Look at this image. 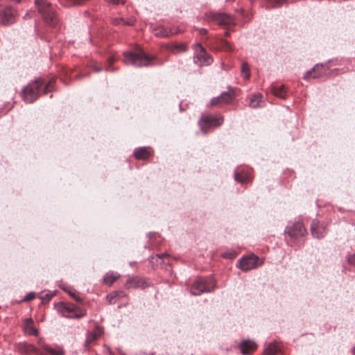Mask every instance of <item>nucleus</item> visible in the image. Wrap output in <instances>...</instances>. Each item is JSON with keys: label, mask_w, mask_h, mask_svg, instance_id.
I'll return each instance as SVG.
<instances>
[{"label": "nucleus", "mask_w": 355, "mask_h": 355, "mask_svg": "<svg viewBox=\"0 0 355 355\" xmlns=\"http://www.w3.org/2000/svg\"><path fill=\"white\" fill-rule=\"evenodd\" d=\"M286 3V0H270L269 7L270 8H279Z\"/></svg>", "instance_id": "nucleus-30"}, {"label": "nucleus", "mask_w": 355, "mask_h": 355, "mask_svg": "<svg viewBox=\"0 0 355 355\" xmlns=\"http://www.w3.org/2000/svg\"><path fill=\"white\" fill-rule=\"evenodd\" d=\"M145 282L140 278L135 277V278H130L127 280L125 283V287L127 288H139L144 287Z\"/></svg>", "instance_id": "nucleus-20"}, {"label": "nucleus", "mask_w": 355, "mask_h": 355, "mask_svg": "<svg viewBox=\"0 0 355 355\" xmlns=\"http://www.w3.org/2000/svg\"><path fill=\"white\" fill-rule=\"evenodd\" d=\"M223 44H224V47L226 49V50H227V51H231L232 50V47L230 46V44L228 42L223 41Z\"/></svg>", "instance_id": "nucleus-38"}, {"label": "nucleus", "mask_w": 355, "mask_h": 355, "mask_svg": "<svg viewBox=\"0 0 355 355\" xmlns=\"http://www.w3.org/2000/svg\"><path fill=\"white\" fill-rule=\"evenodd\" d=\"M16 11L10 6L0 7V23L3 25L15 22Z\"/></svg>", "instance_id": "nucleus-8"}, {"label": "nucleus", "mask_w": 355, "mask_h": 355, "mask_svg": "<svg viewBox=\"0 0 355 355\" xmlns=\"http://www.w3.org/2000/svg\"><path fill=\"white\" fill-rule=\"evenodd\" d=\"M279 350V347L274 343L270 344L265 349L263 355H275Z\"/></svg>", "instance_id": "nucleus-27"}, {"label": "nucleus", "mask_w": 355, "mask_h": 355, "mask_svg": "<svg viewBox=\"0 0 355 355\" xmlns=\"http://www.w3.org/2000/svg\"><path fill=\"white\" fill-rule=\"evenodd\" d=\"M241 73L245 79H248L250 76V67L247 62H243L241 67Z\"/></svg>", "instance_id": "nucleus-29"}, {"label": "nucleus", "mask_w": 355, "mask_h": 355, "mask_svg": "<svg viewBox=\"0 0 355 355\" xmlns=\"http://www.w3.org/2000/svg\"><path fill=\"white\" fill-rule=\"evenodd\" d=\"M348 262L352 265H355V253L353 255L349 257Z\"/></svg>", "instance_id": "nucleus-36"}, {"label": "nucleus", "mask_w": 355, "mask_h": 355, "mask_svg": "<svg viewBox=\"0 0 355 355\" xmlns=\"http://www.w3.org/2000/svg\"><path fill=\"white\" fill-rule=\"evenodd\" d=\"M213 19L220 25L231 24L234 23L232 17L225 13L214 14L213 15Z\"/></svg>", "instance_id": "nucleus-15"}, {"label": "nucleus", "mask_w": 355, "mask_h": 355, "mask_svg": "<svg viewBox=\"0 0 355 355\" xmlns=\"http://www.w3.org/2000/svg\"><path fill=\"white\" fill-rule=\"evenodd\" d=\"M234 96L230 92H224L219 96L213 98L210 101L211 105H222L230 103Z\"/></svg>", "instance_id": "nucleus-11"}, {"label": "nucleus", "mask_w": 355, "mask_h": 355, "mask_svg": "<svg viewBox=\"0 0 355 355\" xmlns=\"http://www.w3.org/2000/svg\"><path fill=\"white\" fill-rule=\"evenodd\" d=\"M261 95L259 94H254L250 101V106L252 108H257L261 106Z\"/></svg>", "instance_id": "nucleus-26"}, {"label": "nucleus", "mask_w": 355, "mask_h": 355, "mask_svg": "<svg viewBox=\"0 0 355 355\" xmlns=\"http://www.w3.org/2000/svg\"><path fill=\"white\" fill-rule=\"evenodd\" d=\"M119 278V275L114 273H107L104 277L103 282L107 285H112L116 279Z\"/></svg>", "instance_id": "nucleus-25"}, {"label": "nucleus", "mask_w": 355, "mask_h": 355, "mask_svg": "<svg viewBox=\"0 0 355 355\" xmlns=\"http://www.w3.org/2000/svg\"><path fill=\"white\" fill-rule=\"evenodd\" d=\"M134 23L135 19L133 18H130L128 19H124L123 25L132 26Z\"/></svg>", "instance_id": "nucleus-35"}, {"label": "nucleus", "mask_w": 355, "mask_h": 355, "mask_svg": "<svg viewBox=\"0 0 355 355\" xmlns=\"http://www.w3.org/2000/svg\"><path fill=\"white\" fill-rule=\"evenodd\" d=\"M237 256V252L235 251L226 252L222 254V257L229 259H233Z\"/></svg>", "instance_id": "nucleus-32"}, {"label": "nucleus", "mask_w": 355, "mask_h": 355, "mask_svg": "<svg viewBox=\"0 0 355 355\" xmlns=\"http://www.w3.org/2000/svg\"><path fill=\"white\" fill-rule=\"evenodd\" d=\"M12 1L16 2V3H20L23 0H11Z\"/></svg>", "instance_id": "nucleus-43"}, {"label": "nucleus", "mask_w": 355, "mask_h": 355, "mask_svg": "<svg viewBox=\"0 0 355 355\" xmlns=\"http://www.w3.org/2000/svg\"><path fill=\"white\" fill-rule=\"evenodd\" d=\"M101 335V331L99 328H96V329L88 334L86 341H85V346L87 347H89V345L95 342L96 340H98Z\"/></svg>", "instance_id": "nucleus-21"}, {"label": "nucleus", "mask_w": 355, "mask_h": 355, "mask_svg": "<svg viewBox=\"0 0 355 355\" xmlns=\"http://www.w3.org/2000/svg\"><path fill=\"white\" fill-rule=\"evenodd\" d=\"M223 123V117L221 115H207L202 116L198 123L201 130L207 133L210 128H216Z\"/></svg>", "instance_id": "nucleus-5"}, {"label": "nucleus", "mask_w": 355, "mask_h": 355, "mask_svg": "<svg viewBox=\"0 0 355 355\" xmlns=\"http://www.w3.org/2000/svg\"><path fill=\"white\" fill-rule=\"evenodd\" d=\"M124 62L126 64L141 67L148 66L155 59L154 56L147 55L145 52H124Z\"/></svg>", "instance_id": "nucleus-3"}, {"label": "nucleus", "mask_w": 355, "mask_h": 355, "mask_svg": "<svg viewBox=\"0 0 355 355\" xmlns=\"http://www.w3.org/2000/svg\"><path fill=\"white\" fill-rule=\"evenodd\" d=\"M24 329L26 333L29 335L37 336V330L33 327V320L32 318H27L24 323Z\"/></svg>", "instance_id": "nucleus-22"}, {"label": "nucleus", "mask_w": 355, "mask_h": 355, "mask_svg": "<svg viewBox=\"0 0 355 355\" xmlns=\"http://www.w3.org/2000/svg\"><path fill=\"white\" fill-rule=\"evenodd\" d=\"M124 19L123 18H116L114 21L115 24H123Z\"/></svg>", "instance_id": "nucleus-37"}, {"label": "nucleus", "mask_w": 355, "mask_h": 355, "mask_svg": "<svg viewBox=\"0 0 355 355\" xmlns=\"http://www.w3.org/2000/svg\"><path fill=\"white\" fill-rule=\"evenodd\" d=\"M35 297V295L33 293H28L25 297L24 301L28 302L33 300Z\"/></svg>", "instance_id": "nucleus-33"}, {"label": "nucleus", "mask_w": 355, "mask_h": 355, "mask_svg": "<svg viewBox=\"0 0 355 355\" xmlns=\"http://www.w3.org/2000/svg\"><path fill=\"white\" fill-rule=\"evenodd\" d=\"M150 155V149L147 147L136 148L134 151L135 157L138 159H146Z\"/></svg>", "instance_id": "nucleus-19"}, {"label": "nucleus", "mask_w": 355, "mask_h": 355, "mask_svg": "<svg viewBox=\"0 0 355 355\" xmlns=\"http://www.w3.org/2000/svg\"><path fill=\"white\" fill-rule=\"evenodd\" d=\"M76 307L73 304L66 305L64 306L62 309V314L64 317L67 318H80L83 315V314L78 315L76 313Z\"/></svg>", "instance_id": "nucleus-18"}, {"label": "nucleus", "mask_w": 355, "mask_h": 355, "mask_svg": "<svg viewBox=\"0 0 355 355\" xmlns=\"http://www.w3.org/2000/svg\"><path fill=\"white\" fill-rule=\"evenodd\" d=\"M234 179L241 183H247L252 179L251 173L249 172H236Z\"/></svg>", "instance_id": "nucleus-23"}, {"label": "nucleus", "mask_w": 355, "mask_h": 355, "mask_svg": "<svg viewBox=\"0 0 355 355\" xmlns=\"http://www.w3.org/2000/svg\"><path fill=\"white\" fill-rule=\"evenodd\" d=\"M19 351L26 355H45L43 352L31 344L22 343L19 345Z\"/></svg>", "instance_id": "nucleus-12"}, {"label": "nucleus", "mask_w": 355, "mask_h": 355, "mask_svg": "<svg viewBox=\"0 0 355 355\" xmlns=\"http://www.w3.org/2000/svg\"><path fill=\"white\" fill-rule=\"evenodd\" d=\"M323 69L324 66L322 64H317L311 70L306 72V73L304 76V78L307 79L311 76H312L313 78L321 77L323 75H324V73L323 72Z\"/></svg>", "instance_id": "nucleus-13"}, {"label": "nucleus", "mask_w": 355, "mask_h": 355, "mask_svg": "<svg viewBox=\"0 0 355 355\" xmlns=\"http://www.w3.org/2000/svg\"><path fill=\"white\" fill-rule=\"evenodd\" d=\"M213 279H198L192 285L191 293L194 295H199L204 292H211L215 287Z\"/></svg>", "instance_id": "nucleus-4"}, {"label": "nucleus", "mask_w": 355, "mask_h": 355, "mask_svg": "<svg viewBox=\"0 0 355 355\" xmlns=\"http://www.w3.org/2000/svg\"><path fill=\"white\" fill-rule=\"evenodd\" d=\"M206 33H207L206 29H205V28H201V29H200V34L204 35V34H205Z\"/></svg>", "instance_id": "nucleus-42"}, {"label": "nucleus", "mask_w": 355, "mask_h": 355, "mask_svg": "<svg viewBox=\"0 0 355 355\" xmlns=\"http://www.w3.org/2000/svg\"><path fill=\"white\" fill-rule=\"evenodd\" d=\"M38 344L40 347L50 355H63L64 353V349L60 347H57L55 348H53L48 345L44 343L42 339H40L38 341Z\"/></svg>", "instance_id": "nucleus-16"}, {"label": "nucleus", "mask_w": 355, "mask_h": 355, "mask_svg": "<svg viewBox=\"0 0 355 355\" xmlns=\"http://www.w3.org/2000/svg\"><path fill=\"white\" fill-rule=\"evenodd\" d=\"M165 48L173 54H178L187 50V47L183 43H168Z\"/></svg>", "instance_id": "nucleus-14"}, {"label": "nucleus", "mask_w": 355, "mask_h": 355, "mask_svg": "<svg viewBox=\"0 0 355 355\" xmlns=\"http://www.w3.org/2000/svg\"><path fill=\"white\" fill-rule=\"evenodd\" d=\"M53 80L49 81L48 84L44 87V83L41 79L36 80L35 81L27 85L22 92L23 99L28 103L34 102L43 92L47 93L50 91Z\"/></svg>", "instance_id": "nucleus-1"}, {"label": "nucleus", "mask_w": 355, "mask_h": 355, "mask_svg": "<svg viewBox=\"0 0 355 355\" xmlns=\"http://www.w3.org/2000/svg\"><path fill=\"white\" fill-rule=\"evenodd\" d=\"M157 257L160 259H164V257H168V254L167 253H162V254H157Z\"/></svg>", "instance_id": "nucleus-39"}, {"label": "nucleus", "mask_w": 355, "mask_h": 355, "mask_svg": "<svg viewBox=\"0 0 355 355\" xmlns=\"http://www.w3.org/2000/svg\"><path fill=\"white\" fill-rule=\"evenodd\" d=\"M195 51L194 62L199 64H209L212 62L210 55L206 52L205 49L199 43L194 45Z\"/></svg>", "instance_id": "nucleus-6"}, {"label": "nucleus", "mask_w": 355, "mask_h": 355, "mask_svg": "<svg viewBox=\"0 0 355 355\" xmlns=\"http://www.w3.org/2000/svg\"><path fill=\"white\" fill-rule=\"evenodd\" d=\"M258 257L254 254L243 258L239 263L241 269L248 271L254 268L257 265Z\"/></svg>", "instance_id": "nucleus-10"}, {"label": "nucleus", "mask_w": 355, "mask_h": 355, "mask_svg": "<svg viewBox=\"0 0 355 355\" xmlns=\"http://www.w3.org/2000/svg\"><path fill=\"white\" fill-rule=\"evenodd\" d=\"M35 5L43 21L50 26H55L59 19L54 6L47 0H35Z\"/></svg>", "instance_id": "nucleus-2"}, {"label": "nucleus", "mask_w": 355, "mask_h": 355, "mask_svg": "<svg viewBox=\"0 0 355 355\" xmlns=\"http://www.w3.org/2000/svg\"><path fill=\"white\" fill-rule=\"evenodd\" d=\"M306 231L302 223L297 221L288 225L285 233L292 239H298L305 235Z\"/></svg>", "instance_id": "nucleus-7"}, {"label": "nucleus", "mask_w": 355, "mask_h": 355, "mask_svg": "<svg viewBox=\"0 0 355 355\" xmlns=\"http://www.w3.org/2000/svg\"><path fill=\"white\" fill-rule=\"evenodd\" d=\"M26 17H28V14H26V15L24 16V18Z\"/></svg>", "instance_id": "nucleus-45"}, {"label": "nucleus", "mask_w": 355, "mask_h": 355, "mask_svg": "<svg viewBox=\"0 0 355 355\" xmlns=\"http://www.w3.org/2000/svg\"><path fill=\"white\" fill-rule=\"evenodd\" d=\"M241 351L243 354H249L257 349V345L250 340L243 341L240 345Z\"/></svg>", "instance_id": "nucleus-17"}, {"label": "nucleus", "mask_w": 355, "mask_h": 355, "mask_svg": "<svg viewBox=\"0 0 355 355\" xmlns=\"http://www.w3.org/2000/svg\"><path fill=\"white\" fill-rule=\"evenodd\" d=\"M272 92L276 96H278L281 98H286V92L284 87V85H281L279 87H273L272 88Z\"/></svg>", "instance_id": "nucleus-24"}, {"label": "nucleus", "mask_w": 355, "mask_h": 355, "mask_svg": "<svg viewBox=\"0 0 355 355\" xmlns=\"http://www.w3.org/2000/svg\"><path fill=\"white\" fill-rule=\"evenodd\" d=\"M114 59L112 57H110L107 60V62L110 64H112L114 62Z\"/></svg>", "instance_id": "nucleus-41"}, {"label": "nucleus", "mask_w": 355, "mask_h": 355, "mask_svg": "<svg viewBox=\"0 0 355 355\" xmlns=\"http://www.w3.org/2000/svg\"><path fill=\"white\" fill-rule=\"evenodd\" d=\"M122 293H123L122 292H115V293H110V295H108L107 296V299L109 301V303L110 304L115 303L116 301L114 300V298L122 295Z\"/></svg>", "instance_id": "nucleus-31"}, {"label": "nucleus", "mask_w": 355, "mask_h": 355, "mask_svg": "<svg viewBox=\"0 0 355 355\" xmlns=\"http://www.w3.org/2000/svg\"><path fill=\"white\" fill-rule=\"evenodd\" d=\"M107 2H109L112 4H123L125 0H105Z\"/></svg>", "instance_id": "nucleus-34"}, {"label": "nucleus", "mask_w": 355, "mask_h": 355, "mask_svg": "<svg viewBox=\"0 0 355 355\" xmlns=\"http://www.w3.org/2000/svg\"><path fill=\"white\" fill-rule=\"evenodd\" d=\"M310 230L312 236L316 239L323 238L327 234L325 224L320 222L317 219L312 221Z\"/></svg>", "instance_id": "nucleus-9"}, {"label": "nucleus", "mask_w": 355, "mask_h": 355, "mask_svg": "<svg viewBox=\"0 0 355 355\" xmlns=\"http://www.w3.org/2000/svg\"><path fill=\"white\" fill-rule=\"evenodd\" d=\"M94 70L96 71V72H99L102 70V69L98 66H94Z\"/></svg>", "instance_id": "nucleus-40"}, {"label": "nucleus", "mask_w": 355, "mask_h": 355, "mask_svg": "<svg viewBox=\"0 0 355 355\" xmlns=\"http://www.w3.org/2000/svg\"><path fill=\"white\" fill-rule=\"evenodd\" d=\"M175 33L171 32V31H168L164 28H160L156 30L155 35L160 37H168L171 35L174 34Z\"/></svg>", "instance_id": "nucleus-28"}, {"label": "nucleus", "mask_w": 355, "mask_h": 355, "mask_svg": "<svg viewBox=\"0 0 355 355\" xmlns=\"http://www.w3.org/2000/svg\"><path fill=\"white\" fill-rule=\"evenodd\" d=\"M105 69H106L107 71H110V69L109 67L106 68Z\"/></svg>", "instance_id": "nucleus-44"}]
</instances>
